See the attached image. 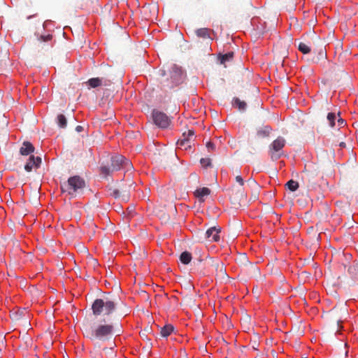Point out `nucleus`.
<instances>
[{"instance_id": "obj_14", "label": "nucleus", "mask_w": 358, "mask_h": 358, "mask_svg": "<svg viewBox=\"0 0 358 358\" xmlns=\"http://www.w3.org/2000/svg\"><path fill=\"white\" fill-rule=\"evenodd\" d=\"M271 131H272V129L270 126H268V125L264 126L257 129V136L258 138H267L269 136Z\"/></svg>"}, {"instance_id": "obj_4", "label": "nucleus", "mask_w": 358, "mask_h": 358, "mask_svg": "<svg viewBox=\"0 0 358 358\" xmlns=\"http://www.w3.org/2000/svg\"><path fill=\"white\" fill-rule=\"evenodd\" d=\"M110 166H101L100 167L101 173L105 176L110 175L113 172L121 169L125 171H131L133 165L130 160L121 155H115L110 158Z\"/></svg>"}, {"instance_id": "obj_10", "label": "nucleus", "mask_w": 358, "mask_h": 358, "mask_svg": "<svg viewBox=\"0 0 358 358\" xmlns=\"http://www.w3.org/2000/svg\"><path fill=\"white\" fill-rule=\"evenodd\" d=\"M220 231V228L216 227L209 228L205 233L206 239L208 241L217 242L220 240L219 234Z\"/></svg>"}, {"instance_id": "obj_32", "label": "nucleus", "mask_w": 358, "mask_h": 358, "mask_svg": "<svg viewBox=\"0 0 358 358\" xmlns=\"http://www.w3.org/2000/svg\"><path fill=\"white\" fill-rule=\"evenodd\" d=\"M236 181L238 182L241 186L244 185V180L241 176H237L236 177Z\"/></svg>"}, {"instance_id": "obj_1", "label": "nucleus", "mask_w": 358, "mask_h": 358, "mask_svg": "<svg viewBox=\"0 0 358 358\" xmlns=\"http://www.w3.org/2000/svg\"><path fill=\"white\" fill-rule=\"evenodd\" d=\"M82 330L85 337L91 341H106L115 335V324L110 318L99 317L96 322L85 321Z\"/></svg>"}, {"instance_id": "obj_7", "label": "nucleus", "mask_w": 358, "mask_h": 358, "mask_svg": "<svg viewBox=\"0 0 358 358\" xmlns=\"http://www.w3.org/2000/svg\"><path fill=\"white\" fill-rule=\"evenodd\" d=\"M152 117L154 123L159 128L166 129L171 123V119L164 112L153 110Z\"/></svg>"}, {"instance_id": "obj_2", "label": "nucleus", "mask_w": 358, "mask_h": 358, "mask_svg": "<svg viewBox=\"0 0 358 358\" xmlns=\"http://www.w3.org/2000/svg\"><path fill=\"white\" fill-rule=\"evenodd\" d=\"M117 302L114 299L108 297L96 299L92 305L93 315L96 317H106L110 319V315L115 310Z\"/></svg>"}, {"instance_id": "obj_33", "label": "nucleus", "mask_w": 358, "mask_h": 358, "mask_svg": "<svg viewBox=\"0 0 358 358\" xmlns=\"http://www.w3.org/2000/svg\"><path fill=\"white\" fill-rule=\"evenodd\" d=\"M319 55L321 58L326 57V53L323 51V50H320V51L319 52Z\"/></svg>"}, {"instance_id": "obj_29", "label": "nucleus", "mask_w": 358, "mask_h": 358, "mask_svg": "<svg viewBox=\"0 0 358 358\" xmlns=\"http://www.w3.org/2000/svg\"><path fill=\"white\" fill-rule=\"evenodd\" d=\"M159 74L161 75L162 78H160V80L162 79H166L168 78V83H171V78L169 76V75L166 76L165 71L160 70Z\"/></svg>"}, {"instance_id": "obj_6", "label": "nucleus", "mask_w": 358, "mask_h": 358, "mask_svg": "<svg viewBox=\"0 0 358 358\" xmlns=\"http://www.w3.org/2000/svg\"><path fill=\"white\" fill-rule=\"evenodd\" d=\"M285 139L282 136H278L275 139L268 147V154L272 160L275 161L282 155V149L285 146Z\"/></svg>"}, {"instance_id": "obj_42", "label": "nucleus", "mask_w": 358, "mask_h": 358, "mask_svg": "<svg viewBox=\"0 0 358 358\" xmlns=\"http://www.w3.org/2000/svg\"><path fill=\"white\" fill-rule=\"evenodd\" d=\"M303 358H307V357H303Z\"/></svg>"}, {"instance_id": "obj_12", "label": "nucleus", "mask_w": 358, "mask_h": 358, "mask_svg": "<svg viewBox=\"0 0 358 358\" xmlns=\"http://www.w3.org/2000/svg\"><path fill=\"white\" fill-rule=\"evenodd\" d=\"M34 150L35 148L30 142L24 141L20 148V153L22 156H27L34 153Z\"/></svg>"}, {"instance_id": "obj_20", "label": "nucleus", "mask_w": 358, "mask_h": 358, "mask_svg": "<svg viewBox=\"0 0 358 358\" xmlns=\"http://www.w3.org/2000/svg\"><path fill=\"white\" fill-rule=\"evenodd\" d=\"M87 83L92 88L97 87L103 84V78H92L88 80Z\"/></svg>"}, {"instance_id": "obj_34", "label": "nucleus", "mask_w": 358, "mask_h": 358, "mask_svg": "<svg viewBox=\"0 0 358 358\" xmlns=\"http://www.w3.org/2000/svg\"><path fill=\"white\" fill-rule=\"evenodd\" d=\"M338 126L342 127L344 124V120L342 118H338Z\"/></svg>"}, {"instance_id": "obj_26", "label": "nucleus", "mask_w": 358, "mask_h": 358, "mask_svg": "<svg viewBox=\"0 0 358 358\" xmlns=\"http://www.w3.org/2000/svg\"><path fill=\"white\" fill-rule=\"evenodd\" d=\"M212 266H214L216 268V270L220 269V272L221 274L226 275V273L224 271V265L222 262H217L215 264H213Z\"/></svg>"}, {"instance_id": "obj_28", "label": "nucleus", "mask_w": 358, "mask_h": 358, "mask_svg": "<svg viewBox=\"0 0 358 358\" xmlns=\"http://www.w3.org/2000/svg\"><path fill=\"white\" fill-rule=\"evenodd\" d=\"M183 136H184V138L179 140L177 143L178 145L180 146H185L186 144H187L189 142V139L187 138H186L185 133L183 134Z\"/></svg>"}, {"instance_id": "obj_17", "label": "nucleus", "mask_w": 358, "mask_h": 358, "mask_svg": "<svg viewBox=\"0 0 358 358\" xmlns=\"http://www.w3.org/2000/svg\"><path fill=\"white\" fill-rule=\"evenodd\" d=\"M298 49L300 52H301L303 54H308L310 52V43H305V42H299L298 43Z\"/></svg>"}, {"instance_id": "obj_27", "label": "nucleus", "mask_w": 358, "mask_h": 358, "mask_svg": "<svg viewBox=\"0 0 358 358\" xmlns=\"http://www.w3.org/2000/svg\"><path fill=\"white\" fill-rule=\"evenodd\" d=\"M200 163L203 167H208L211 164L210 159L209 158H201Z\"/></svg>"}, {"instance_id": "obj_24", "label": "nucleus", "mask_w": 358, "mask_h": 358, "mask_svg": "<svg viewBox=\"0 0 358 358\" xmlns=\"http://www.w3.org/2000/svg\"><path fill=\"white\" fill-rule=\"evenodd\" d=\"M57 123L61 128H65L67 124L66 117L62 114L59 115L57 116Z\"/></svg>"}, {"instance_id": "obj_23", "label": "nucleus", "mask_w": 358, "mask_h": 358, "mask_svg": "<svg viewBox=\"0 0 358 358\" xmlns=\"http://www.w3.org/2000/svg\"><path fill=\"white\" fill-rule=\"evenodd\" d=\"M287 187L292 192L296 191L299 188L298 182L290 180L286 183Z\"/></svg>"}, {"instance_id": "obj_31", "label": "nucleus", "mask_w": 358, "mask_h": 358, "mask_svg": "<svg viewBox=\"0 0 358 358\" xmlns=\"http://www.w3.org/2000/svg\"><path fill=\"white\" fill-rule=\"evenodd\" d=\"M206 148H208V150L209 151H213V150H215V146L214 143H213L212 142L209 141V142H207V143H206Z\"/></svg>"}, {"instance_id": "obj_8", "label": "nucleus", "mask_w": 358, "mask_h": 358, "mask_svg": "<svg viewBox=\"0 0 358 358\" xmlns=\"http://www.w3.org/2000/svg\"><path fill=\"white\" fill-rule=\"evenodd\" d=\"M132 183L129 185H123L120 189H114L112 190L111 194L115 199H122L123 201H127L129 198V192Z\"/></svg>"}, {"instance_id": "obj_25", "label": "nucleus", "mask_w": 358, "mask_h": 358, "mask_svg": "<svg viewBox=\"0 0 358 358\" xmlns=\"http://www.w3.org/2000/svg\"><path fill=\"white\" fill-rule=\"evenodd\" d=\"M336 119V114L334 113H329L327 115V120L329 121V126L333 127L335 125V120Z\"/></svg>"}, {"instance_id": "obj_22", "label": "nucleus", "mask_w": 358, "mask_h": 358, "mask_svg": "<svg viewBox=\"0 0 358 358\" xmlns=\"http://www.w3.org/2000/svg\"><path fill=\"white\" fill-rule=\"evenodd\" d=\"M219 57H220V63L225 64L226 62H230L233 59L234 52H227L224 55H220Z\"/></svg>"}, {"instance_id": "obj_41", "label": "nucleus", "mask_w": 358, "mask_h": 358, "mask_svg": "<svg viewBox=\"0 0 358 358\" xmlns=\"http://www.w3.org/2000/svg\"><path fill=\"white\" fill-rule=\"evenodd\" d=\"M148 8H143V10L144 12H146Z\"/></svg>"}, {"instance_id": "obj_21", "label": "nucleus", "mask_w": 358, "mask_h": 358, "mask_svg": "<svg viewBox=\"0 0 358 358\" xmlns=\"http://www.w3.org/2000/svg\"><path fill=\"white\" fill-rule=\"evenodd\" d=\"M192 260V255L187 251H185L180 255V261L184 264H188Z\"/></svg>"}, {"instance_id": "obj_13", "label": "nucleus", "mask_w": 358, "mask_h": 358, "mask_svg": "<svg viewBox=\"0 0 358 358\" xmlns=\"http://www.w3.org/2000/svg\"><path fill=\"white\" fill-rule=\"evenodd\" d=\"M304 176H303V180L308 183L310 186H313L315 184V177L317 173L314 171H310L308 169H305L303 171Z\"/></svg>"}, {"instance_id": "obj_38", "label": "nucleus", "mask_w": 358, "mask_h": 358, "mask_svg": "<svg viewBox=\"0 0 358 358\" xmlns=\"http://www.w3.org/2000/svg\"><path fill=\"white\" fill-rule=\"evenodd\" d=\"M339 146L342 147V148H345V143H344V142L339 143Z\"/></svg>"}, {"instance_id": "obj_37", "label": "nucleus", "mask_w": 358, "mask_h": 358, "mask_svg": "<svg viewBox=\"0 0 358 358\" xmlns=\"http://www.w3.org/2000/svg\"><path fill=\"white\" fill-rule=\"evenodd\" d=\"M251 268L253 270L254 272H259V268L257 266H252Z\"/></svg>"}, {"instance_id": "obj_3", "label": "nucleus", "mask_w": 358, "mask_h": 358, "mask_svg": "<svg viewBox=\"0 0 358 358\" xmlns=\"http://www.w3.org/2000/svg\"><path fill=\"white\" fill-rule=\"evenodd\" d=\"M60 187L62 192L72 199L83 194L85 182L81 177L74 176L70 177L66 182L62 183Z\"/></svg>"}, {"instance_id": "obj_30", "label": "nucleus", "mask_w": 358, "mask_h": 358, "mask_svg": "<svg viewBox=\"0 0 358 358\" xmlns=\"http://www.w3.org/2000/svg\"><path fill=\"white\" fill-rule=\"evenodd\" d=\"M22 313H23L22 310L13 313V314H12L13 319L15 320H19L21 318Z\"/></svg>"}, {"instance_id": "obj_18", "label": "nucleus", "mask_w": 358, "mask_h": 358, "mask_svg": "<svg viewBox=\"0 0 358 358\" xmlns=\"http://www.w3.org/2000/svg\"><path fill=\"white\" fill-rule=\"evenodd\" d=\"M196 35L199 38H212L210 37L209 29L208 28H200L195 31Z\"/></svg>"}, {"instance_id": "obj_11", "label": "nucleus", "mask_w": 358, "mask_h": 358, "mask_svg": "<svg viewBox=\"0 0 358 358\" xmlns=\"http://www.w3.org/2000/svg\"><path fill=\"white\" fill-rule=\"evenodd\" d=\"M52 38V34L41 35L35 42L36 48L38 50L44 49L47 46L45 43L50 41Z\"/></svg>"}, {"instance_id": "obj_40", "label": "nucleus", "mask_w": 358, "mask_h": 358, "mask_svg": "<svg viewBox=\"0 0 358 358\" xmlns=\"http://www.w3.org/2000/svg\"><path fill=\"white\" fill-rule=\"evenodd\" d=\"M312 35H313V36H315V38H318V36L315 34V32H314V31L312 33Z\"/></svg>"}, {"instance_id": "obj_9", "label": "nucleus", "mask_w": 358, "mask_h": 358, "mask_svg": "<svg viewBox=\"0 0 358 358\" xmlns=\"http://www.w3.org/2000/svg\"><path fill=\"white\" fill-rule=\"evenodd\" d=\"M41 158L40 157H34L31 155L28 162L24 165V169L27 172H31L34 169H37L41 164Z\"/></svg>"}, {"instance_id": "obj_36", "label": "nucleus", "mask_w": 358, "mask_h": 358, "mask_svg": "<svg viewBox=\"0 0 358 358\" xmlns=\"http://www.w3.org/2000/svg\"><path fill=\"white\" fill-rule=\"evenodd\" d=\"M83 130V127L82 126H80V125H78V126H77V127H76V131L77 132H80V131H82Z\"/></svg>"}, {"instance_id": "obj_39", "label": "nucleus", "mask_w": 358, "mask_h": 358, "mask_svg": "<svg viewBox=\"0 0 358 358\" xmlns=\"http://www.w3.org/2000/svg\"><path fill=\"white\" fill-rule=\"evenodd\" d=\"M248 183H252V184H254L255 185H257V183H256V182H255V180H249L248 181Z\"/></svg>"}, {"instance_id": "obj_16", "label": "nucleus", "mask_w": 358, "mask_h": 358, "mask_svg": "<svg viewBox=\"0 0 358 358\" xmlns=\"http://www.w3.org/2000/svg\"><path fill=\"white\" fill-rule=\"evenodd\" d=\"M231 104L233 107L237 108L240 111H245L247 108L246 102L237 97L233 99Z\"/></svg>"}, {"instance_id": "obj_15", "label": "nucleus", "mask_w": 358, "mask_h": 358, "mask_svg": "<svg viewBox=\"0 0 358 358\" xmlns=\"http://www.w3.org/2000/svg\"><path fill=\"white\" fill-rule=\"evenodd\" d=\"M210 194V189L208 187L199 188L194 192L195 196L197 197L201 201H203V196H208Z\"/></svg>"}, {"instance_id": "obj_5", "label": "nucleus", "mask_w": 358, "mask_h": 358, "mask_svg": "<svg viewBox=\"0 0 358 358\" xmlns=\"http://www.w3.org/2000/svg\"><path fill=\"white\" fill-rule=\"evenodd\" d=\"M169 76L171 78V83H168V78L162 79L160 81L162 88L164 90L172 89L180 85L183 80V73L180 68L174 65L169 71Z\"/></svg>"}, {"instance_id": "obj_19", "label": "nucleus", "mask_w": 358, "mask_h": 358, "mask_svg": "<svg viewBox=\"0 0 358 358\" xmlns=\"http://www.w3.org/2000/svg\"><path fill=\"white\" fill-rule=\"evenodd\" d=\"M174 327L171 324L164 326L160 330V334L162 337L169 336L173 331Z\"/></svg>"}, {"instance_id": "obj_35", "label": "nucleus", "mask_w": 358, "mask_h": 358, "mask_svg": "<svg viewBox=\"0 0 358 358\" xmlns=\"http://www.w3.org/2000/svg\"><path fill=\"white\" fill-rule=\"evenodd\" d=\"M194 131L193 130H188V133H187V138L189 139V137H192L194 136Z\"/></svg>"}]
</instances>
